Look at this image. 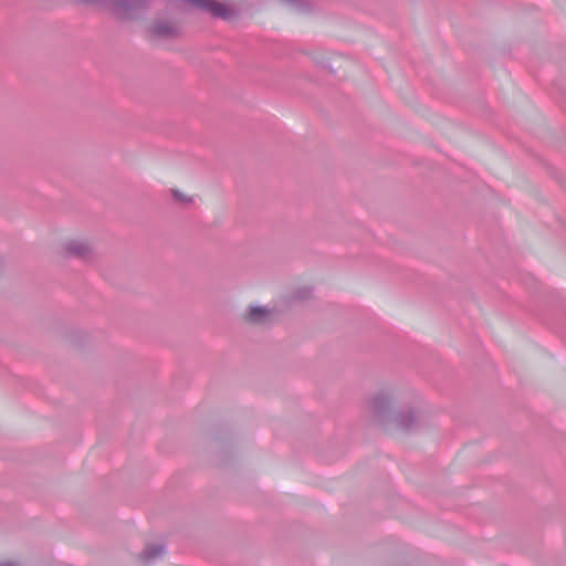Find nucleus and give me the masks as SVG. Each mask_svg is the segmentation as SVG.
Masks as SVG:
<instances>
[{
  "label": "nucleus",
  "mask_w": 566,
  "mask_h": 566,
  "mask_svg": "<svg viewBox=\"0 0 566 566\" xmlns=\"http://www.w3.org/2000/svg\"><path fill=\"white\" fill-rule=\"evenodd\" d=\"M273 316L274 311L272 308L261 305H249L242 314L244 322L261 326L270 324Z\"/></svg>",
  "instance_id": "nucleus-5"
},
{
  "label": "nucleus",
  "mask_w": 566,
  "mask_h": 566,
  "mask_svg": "<svg viewBox=\"0 0 566 566\" xmlns=\"http://www.w3.org/2000/svg\"><path fill=\"white\" fill-rule=\"evenodd\" d=\"M171 193H172L174 199L182 205H191L193 202L192 197L185 195L184 192H181L178 189H172Z\"/></svg>",
  "instance_id": "nucleus-7"
},
{
  "label": "nucleus",
  "mask_w": 566,
  "mask_h": 566,
  "mask_svg": "<svg viewBox=\"0 0 566 566\" xmlns=\"http://www.w3.org/2000/svg\"><path fill=\"white\" fill-rule=\"evenodd\" d=\"M0 566H19V565L13 562H7V563H0Z\"/></svg>",
  "instance_id": "nucleus-10"
},
{
  "label": "nucleus",
  "mask_w": 566,
  "mask_h": 566,
  "mask_svg": "<svg viewBox=\"0 0 566 566\" xmlns=\"http://www.w3.org/2000/svg\"><path fill=\"white\" fill-rule=\"evenodd\" d=\"M165 546L159 544H149L146 548L140 553L139 558L144 564H150L157 558H160L165 555Z\"/></svg>",
  "instance_id": "nucleus-6"
},
{
  "label": "nucleus",
  "mask_w": 566,
  "mask_h": 566,
  "mask_svg": "<svg viewBox=\"0 0 566 566\" xmlns=\"http://www.w3.org/2000/svg\"><path fill=\"white\" fill-rule=\"evenodd\" d=\"M149 34L156 40H176L184 35V30L177 19L158 17L151 22Z\"/></svg>",
  "instance_id": "nucleus-3"
},
{
  "label": "nucleus",
  "mask_w": 566,
  "mask_h": 566,
  "mask_svg": "<svg viewBox=\"0 0 566 566\" xmlns=\"http://www.w3.org/2000/svg\"><path fill=\"white\" fill-rule=\"evenodd\" d=\"M153 0H108V10L120 20L136 19L149 9Z\"/></svg>",
  "instance_id": "nucleus-2"
},
{
  "label": "nucleus",
  "mask_w": 566,
  "mask_h": 566,
  "mask_svg": "<svg viewBox=\"0 0 566 566\" xmlns=\"http://www.w3.org/2000/svg\"><path fill=\"white\" fill-rule=\"evenodd\" d=\"M75 1L78 3H82V4H93L96 2H105L107 4V2H108V0H75Z\"/></svg>",
  "instance_id": "nucleus-9"
},
{
  "label": "nucleus",
  "mask_w": 566,
  "mask_h": 566,
  "mask_svg": "<svg viewBox=\"0 0 566 566\" xmlns=\"http://www.w3.org/2000/svg\"><path fill=\"white\" fill-rule=\"evenodd\" d=\"M64 255L67 258L78 259L85 262L95 258L93 247L84 240L72 239L63 244Z\"/></svg>",
  "instance_id": "nucleus-4"
},
{
  "label": "nucleus",
  "mask_w": 566,
  "mask_h": 566,
  "mask_svg": "<svg viewBox=\"0 0 566 566\" xmlns=\"http://www.w3.org/2000/svg\"><path fill=\"white\" fill-rule=\"evenodd\" d=\"M294 4L301 11L310 8L308 3L305 0H295Z\"/></svg>",
  "instance_id": "nucleus-8"
},
{
  "label": "nucleus",
  "mask_w": 566,
  "mask_h": 566,
  "mask_svg": "<svg viewBox=\"0 0 566 566\" xmlns=\"http://www.w3.org/2000/svg\"><path fill=\"white\" fill-rule=\"evenodd\" d=\"M371 418L386 431L411 433L429 426L430 413L419 397L409 389L387 386L368 400Z\"/></svg>",
  "instance_id": "nucleus-1"
}]
</instances>
